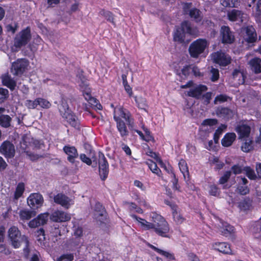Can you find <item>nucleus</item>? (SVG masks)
Wrapping results in <instances>:
<instances>
[{"label": "nucleus", "instance_id": "1", "mask_svg": "<svg viewBox=\"0 0 261 261\" xmlns=\"http://www.w3.org/2000/svg\"><path fill=\"white\" fill-rule=\"evenodd\" d=\"M210 42L206 39L199 38L193 41L189 45L188 52L191 58L197 59L205 58L208 54L207 50Z\"/></svg>", "mask_w": 261, "mask_h": 261}, {"label": "nucleus", "instance_id": "2", "mask_svg": "<svg viewBox=\"0 0 261 261\" xmlns=\"http://www.w3.org/2000/svg\"><path fill=\"white\" fill-rule=\"evenodd\" d=\"M151 217L154 222V232L159 236L169 238L170 226L165 218L155 212L152 213Z\"/></svg>", "mask_w": 261, "mask_h": 261}, {"label": "nucleus", "instance_id": "3", "mask_svg": "<svg viewBox=\"0 0 261 261\" xmlns=\"http://www.w3.org/2000/svg\"><path fill=\"white\" fill-rule=\"evenodd\" d=\"M8 237L14 248H19L23 242L28 243V238L24 235H21L20 230L15 226H12L9 229Z\"/></svg>", "mask_w": 261, "mask_h": 261}, {"label": "nucleus", "instance_id": "4", "mask_svg": "<svg viewBox=\"0 0 261 261\" xmlns=\"http://www.w3.org/2000/svg\"><path fill=\"white\" fill-rule=\"evenodd\" d=\"M211 57L213 63L220 67L229 65L232 61L231 56L221 50L213 53Z\"/></svg>", "mask_w": 261, "mask_h": 261}, {"label": "nucleus", "instance_id": "5", "mask_svg": "<svg viewBox=\"0 0 261 261\" xmlns=\"http://www.w3.org/2000/svg\"><path fill=\"white\" fill-rule=\"evenodd\" d=\"M98 166H99V174L100 179L105 181L108 177L109 170V163L105 156L104 153L101 151H99L98 153Z\"/></svg>", "mask_w": 261, "mask_h": 261}, {"label": "nucleus", "instance_id": "6", "mask_svg": "<svg viewBox=\"0 0 261 261\" xmlns=\"http://www.w3.org/2000/svg\"><path fill=\"white\" fill-rule=\"evenodd\" d=\"M25 106L29 109H35L39 106L42 109H47L50 108L51 104L47 99L38 97L34 100L28 99L25 101Z\"/></svg>", "mask_w": 261, "mask_h": 261}, {"label": "nucleus", "instance_id": "7", "mask_svg": "<svg viewBox=\"0 0 261 261\" xmlns=\"http://www.w3.org/2000/svg\"><path fill=\"white\" fill-rule=\"evenodd\" d=\"M28 205L32 210L41 207L44 202L42 195L39 193H32L27 199Z\"/></svg>", "mask_w": 261, "mask_h": 261}, {"label": "nucleus", "instance_id": "8", "mask_svg": "<svg viewBox=\"0 0 261 261\" xmlns=\"http://www.w3.org/2000/svg\"><path fill=\"white\" fill-rule=\"evenodd\" d=\"M31 34H16L13 40V46L15 51H18L22 47L25 46L30 41Z\"/></svg>", "mask_w": 261, "mask_h": 261}, {"label": "nucleus", "instance_id": "9", "mask_svg": "<svg viewBox=\"0 0 261 261\" xmlns=\"http://www.w3.org/2000/svg\"><path fill=\"white\" fill-rule=\"evenodd\" d=\"M0 153L6 158H13L15 154L14 145L10 141H4L0 146Z\"/></svg>", "mask_w": 261, "mask_h": 261}, {"label": "nucleus", "instance_id": "10", "mask_svg": "<svg viewBox=\"0 0 261 261\" xmlns=\"http://www.w3.org/2000/svg\"><path fill=\"white\" fill-rule=\"evenodd\" d=\"M49 219L54 222H65L71 219V216L69 213L57 210L51 212Z\"/></svg>", "mask_w": 261, "mask_h": 261}, {"label": "nucleus", "instance_id": "11", "mask_svg": "<svg viewBox=\"0 0 261 261\" xmlns=\"http://www.w3.org/2000/svg\"><path fill=\"white\" fill-rule=\"evenodd\" d=\"M28 66V62L24 59L17 60L12 65L11 70L15 75H20L25 71Z\"/></svg>", "mask_w": 261, "mask_h": 261}, {"label": "nucleus", "instance_id": "12", "mask_svg": "<svg viewBox=\"0 0 261 261\" xmlns=\"http://www.w3.org/2000/svg\"><path fill=\"white\" fill-rule=\"evenodd\" d=\"M114 114H116L117 116H119L121 119H124L126 124L128 125H131L134 123V118L132 117L131 113L128 110L124 109L123 107L119 106L114 108Z\"/></svg>", "mask_w": 261, "mask_h": 261}, {"label": "nucleus", "instance_id": "13", "mask_svg": "<svg viewBox=\"0 0 261 261\" xmlns=\"http://www.w3.org/2000/svg\"><path fill=\"white\" fill-rule=\"evenodd\" d=\"M48 217V213L40 214L36 218L31 220L28 225L30 228H35L43 225L47 223Z\"/></svg>", "mask_w": 261, "mask_h": 261}, {"label": "nucleus", "instance_id": "14", "mask_svg": "<svg viewBox=\"0 0 261 261\" xmlns=\"http://www.w3.org/2000/svg\"><path fill=\"white\" fill-rule=\"evenodd\" d=\"M216 114L218 117L228 120L233 117V111L228 107H219L216 110Z\"/></svg>", "mask_w": 261, "mask_h": 261}, {"label": "nucleus", "instance_id": "15", "mask_svg": "<svg viewBox=\"0 0 261 261\" xmlns=\"http://www.w3.org/2000/svg\"><path fill=\"white\" fill-rule=\"evenodd\" d=\"M63 150L68 155L67 160L70 163L73 164L75 163V159L79 156L77 149L73 146L65 145Z\"/></svg>", "mask_w": 261, "mask_h": 261}, {"label": "nucleus", "instance_id": "16", "mask_svg": "<svg viewBox=\"0 0 261 261\" xmlns=\"http://www.w3.org/2000/svg\"><path fill=\"white\" fill-rule=\"evenodd\" d=\"M213 249L224 254H233L230 245L226 242H215L212 244Z\"/></svg>", "mask_w": 261, "mask_h": 261}, {"label": "nucleus", "instance_id": "17", "mask_svg": "<svg viewBox=\"0 0 261 261\" xmlns=\"http://www.w3.org/2000/svg\"><path fill=\"white\" fill-rule=\"evenodd\" d=\"M207 89L206 86L199 84L197 85L195 88L191 89L188 92L187 95L189 97L198 99L201 97L202 93L206 91Z\"/></svg>", "mask_w": 261, "mask_h": 261}, {"label": "nucleus", "instance_id": "18", "mask_svg": "<svg viewBox=\"0 0 261 261\" xmlns=\"http://www.w3.org/2000/svg\"><path fill=\"white\" fill-rule=\"evenodd\" d=\"M113 118L116 122V127L121 137H124L128 136L129 132L124 121L119 116H117L116 114L114 115Z\"/></svg>", "mask_w": 261, "mask_h": 261}, {"label": "nucleus", "instance_id": "19", "mask_svg": "<svg viewBox=\"0 0 261 261\" xmlns=\"http://www.w3.org/2000/svg\"><path fill=\"white\" fill-rule=\"evenodd\" d=\"M219 231L221 234L225 237H233L235 233L234 227L227 222L222 223Z\"/></svg>", "mask_w": 261, "mask_h": 261}, {"label": "nucleus", "instance_id": "20", "mask_svg": "<svg viewBox=\"0 0 261 261\" xmlns=\"http://www.w3.org/2000/svg\"><path fill=\"white\" fill-rule=\"evenodd\" d=\"M54 202L60 204L66 208H68L70 206V199L68 197L62 193H58L54 197Z\"/></svg>", "mask_w": 261, "mask_h": 261}, {"label": "nucleus", "instance_id": "21", "mask_svg": "<svg viewBox=\"0 0 261 261\" xmlns=\"http://www.w3.org/2000/svg\"><path fill=\"white\" fill-rule=\"evenodd\" d=\"M131 217L137 221L141 225L143 229L145 230H149L150 229L154 230V222L152 223L148 222L146 220L141 218L136 215L132 214L130 215Z\"/></svg>", "mask_w": 261, "mask_h": 261}, {"label": "nucleus", "instance_id": "22", "mask_svg": "<svg viewBox=\"0 0 261 261\" xmlns=\"http://www.w3.org/2000/svg\"><path fill=\"white\" fill-rule=\"evenodd\" d=\"M236 131L240 138H247L250 135L251 127L247 124H239L236 128Z\"/></svg>", "mask_w": 261, "mask_h": 261}, {"label": "nucleus", "instance_id": "23", "mask_svg": "<svg viewBox=\"0 0 261 261\" xmlns=\"http://www.w3.org/2000/svg\"><path fill=\"white\" fill-rule=\"evenodd\" d=\"M2 82L4 86L8 87L11 91H13L16 86V81L8 73L2 76Z\"/></svg>", "mask_w": 261, "mask_h": 261}, {"label": "nucleus", "instance_id": "24", "mask_svg": "<svg viewBox=\"0 0 261 261\" xmlns=\"http://www.w3.org/2000/svg\"><path fill=\"white\" fill-rule=\"evenodd\" d=\"M251 70L255 74L261 73V59L258 57L251 59L249 62Z\"/></svg>", "mask_w": 261, "mask_h": 261}, {"label": "nucleus", "instance_id": "25", "mask_svg": "<svg viewBox=\"0 0 261 261\" xmlns=\"http://www.w3.org/2000/svg\"><path fill=\"white\" fill-rule=\"evenodd\" d=\"M178 167L184 176L185 180L187 182L190 180V173L187 162L184 159H180L178 162Z\"/></svg>", "mask_w": 261, "mask_h": 261}, {"label": "nucleus", "instance_id": "26", "mask_svg": "<svg viewBox=\"0 0 261 261\" xmlns=\"http://www.w3.org/2000/svg\"><path fill=\"white\" fill-rule=\"evenodd\" d=\"M64 117L66 120L68 124L72 127L75 128H79L80 127V122L76 116L73 113H67L64 114Z\"/></svg>", "mask_w": 261, "mask_h": 261}, {"label": "nucleus", "instance_id": "27", "mask_svg": "<svg viewBox=\"0 0 261 261\" xmlns=\"http://www.w3.org/2000/svg\"><path fill=\"white\" fill-rule=\"evenodd\" d=\"M145 164L148 166L151 172L159 177L163 179V174L161 170L158 167L157 164L151 159H148Z\"/></svg>", "mask_w": 261, "mask_h": 261}, {"label": "nucleus", "instance_id": "28", "mask_svg": "<svg viewBox=\"0 0 261 261\" xmlns=\"http://www.w3.org/2000/svg\"><path fill=\"white\" fill-rule=\"evenodd\" d=\"M236 138V135L234 133H227L221 140V144L223 147L230 146Z\"/></svg>", "mask_w": 261, "mask_h": 261}, {"label": "nucleus", "instance_id": "29", "mask_svg": "<svg viewBox=\"0 0 261 261\" xmlns=\"http://www.w3.org/2000/svg\"><path fill=\"white\" fill-rule=\"evenodd\" d=\"M191 70V65H185L181 69L180 71H176V74L179 77V81L181 82L188 79L190 75Z\"/></svg>", "mask_w": 261, "mask_h": 261}, {"label": "nucleus", "instance_id": "30", "mask_svg": "<svg viewBox=\"0 0 261 261\" xmlns=\"http://www.w3.org/2000/svg\"><path fill=\"white\" fill-rule=\"evenodd\" d=\"M148 246L154 250V251L156 252L159 254L165 257L166 258L170 259V260H175V258L173 254L170 253L167 251L163 250L161 249H159L154 245L149 244Z\"/></svg>", "mask_w": 261, "mask_h": 261}, {"label": "nucleus", "instance_id": "31", "mask_svg": "<svg viewBox=\"0 0 261 261\" xmlns=\"http://www.w3.org/2000/svg\"><path fill=\"white\" fill-rule=\"evenodd\" d=\"M243 14L241 11L233 9L231 11L228 12L227 17L230 21H236L242 20Z\"/></svg>", "mask_w": 261, "mask_h": 261}, {"label": "nucleus", "instance_id": "32", "mask_svg": "<svg viewBox=\"0 0 261 261\" xmlns=\"http://www.w3.org/2000/svg\"><path fill=\"white\" fill-rule=\"evenodd\" d=\"M251 204L252 200L249 197H245L238 203V206L241 211H246L249 210Z\"/></svg>", "mask_w": 261, "mask_h": 261}, {"label": "nucleus", "instance_id": "33", "mask_svg": "<svg viewBox=\"0 0 261 261\" xmlns=\"http://www.w3.org/2000/svg\"><path fill=\"white\" fill-rule=\"evenodd\" d=\"M135 101L137 107L140 109L145 110L147 107V103L145 98L142 96H134L133 97Z\"/></svg>", "mask_w": 261, "mask_h": 261}, {"label": "nucleus", "instance_id": "34", "mask_svg": "<svg viewBox=\"0 0 261 261\" xmlns=\"http://www.w3.org/2000/svg\"><path fill=\"white\" fill-rule=\"evenodd\" d=\"M190 17L194 19L196 22L200 21L202 19V16L200 11L197 8H192L188 14Z\"/></svg>", "mask_w": 261, "mask_h": 261}, {"label": "nucleus", "instance_id": "35", "mask_svg": "<svg viewBox=\"0 0 261 261\" xmlns=\"http://www.w3.org/2000/svg\"><path fill=\"white\" fill-rule=\"evenodd\" d=\"M24 190V184L22 182H19L16 187L14 195V198L16 200L18 199L23 195Z\"/></svg>", "mask_w": 261, "mask_h": 261}, {"label": "nucleus", "instance_id": "36", "mask_svg": "<svg viewBox=\"0 0 261 261\" xmlns=\"http://www.w3.org/2000/svg\"><path fill=\"white\" fill-rule=\"evenodd\" d=\"M11 117L8 115H0V125L5 128L9 127L11 125Z\"/></svg>", "mask_w": 261, "mask_h": 261}, {"label": "nucleus", "instance_id": "37", "mask_svg": "<svg viewBox=\"0 0 261 261\" xmlns=\"http://www.w3.org/2000/svg\"><path fill=\"white\" fill-rule=\"evenodd\" d=\"M172 215L173 221L177 225L182 224L186 220V218L180 213L179 209L175 212H173Z\"/></svg>", "mask_w": 261, "mask_h": 261}, {"label": "nucleus", "instance_id": "38", "mask_svg": "<svg viewBox=\"0 0 261 261\" xmlns=\"http://www.w3.org/2000/svg\"><path fill=\"white\" fill-rule=\"evenodd\" d=\"M192 28L191 24L188 21H184L181 23L180 27L177 29L176 33H191Z\"/></svg>", "mask_w": 261, "mask_h": 261}, {"label": "nucleus", "instance_id": "39", "mask_svg": "<svg viewBox=\"0 0 261 261\" xmlns=\"http://www.w3.org/2000/svg\"><path fill=\"white\" fill-rule=\"evenodd\" d=\"M36 212L33 211H29V210H21L20 211L19 216L21 219L24 220H29L33 216H35Z\"/></svg>", "mask_w": 261, "mask_h": 261}, {"label": "nucleus", "instance_id": "40", "mask_svg": "<svg viewBox=\"0 0 261 261\" xmlns=\"http://www.w3.org/2000/svg\"><path fill=\"white\" fill-rule=\"evenodd\" d=\"M226 128V125L225 124H221L220 126H219L217 129L216 130L214 134V141L217 144L219 142V140L220 139V137L223 133V129Z\"/></svg>", "mask_w": 261, "mask_h": 261}, {"label": "nucleus", "instance_id": "41", "mask_svg": "<svg viewBox=\"0 0 261 261\" xmlns=\"http://www.w3.org/2000/svg\"><path fill=\"white\" fill-rule=\"evenodd\" d=\"M232 98L230 97L228 95L224 94H220L219 95H217L215 99L214 100V104H217L218 102L219 103H223L228 100H231Z\"/></svg>", "mask_w": 261, "mask_h": 261}, {"label": "nucleus", "instance_id": "42", "mask_svg": "<svg viewBox=\"0 0 261 261\" xmlns=\"http://www.w3.org/2000/svg\"><path fill=\"white\" fill-rule=\"evenodd\" d=\"M244 171L245 172V174L247 177L250 180H255L257 176L255 173L254 170L249 166H246L243 168Z\"/></svg>", "mask_w": 261, "mask_h": 261}, {"label": "nucleus", "instance_id": "43", "mask_svg": "<svg viewBox=\"0 0 261 261\" xmlns=\"http://www.w3.org/2000/svg\"><path fill=\"white\" fill-rule=\"evenodd\" d=\"M80 159L83 163H85L88 166H91L92 165V159H93V162L96 161V158L95 156H92V159H90V158L88 157L85 153H81L80 154Z\"/></svg>", "mask_w": 261, "mask_h": 261}, {"label": "nucleus", "instance_id": "44", "mask_svg": "<svg viewBox=\"0 0 261 261\" xmlns=\"http://www.w3.org/2000/svg\"><path fill=\"white\" fill-rule=\"evenodd\" d=\"M222 42L223 43L231 44L235 39L234 36L232 34H222Z\"/></svg>", "mask_w": 261, "mask_h": 261}, {"label": "nucleus", "instance_id": "45", "mask_svg": "<svg viewBox=\"0 0 261 261\" xmlns=\"http://www.w3.org/2000/svg\"><path fill=\"white\" fill-rule=\"evenodd\" d=\"M186 34H174L173 40L179 44H184L188 42V40L186 41Z\"/></svg>", "mask_w": 261, "mask_h": 261}, {"label": "nucleus", "instance_id": "46", "mask_svg": "<svg viewBox=\"0 0 261 261\" xmlns=\"http://www.w3.org/2000/svg\"><path fill=\"white\" fill-rule=\"evenodd\" d=\"M94 211L98 213L99 216H103L104 213H106L105 207L100 202H96L94 205Z\"/></svg>", "mask_w": 261, "mask_h": 261}, {"label": "nucleus", "instance_id": "47", "mask_svg": "<svg viewBox=\"0 0 261 261\" xmlns=\"http://www.w3.org/2000/svg\"><path fill=\"white\" fill-rule=\"evenodd\" d=\"M101 15L103 16L108 21L114 24V15L111 12L102 10L100 11Z\"/></svg>", "mask_w": 261, "mask_h": 261}, {"label": "nucleus", "instance_id": "48", "mask_svg": "<svg viewBox=\"0 0 261 261\" xmlns=\"http://www.w3.org/2000/svg\"><path fill=\"white\" fill-rule=\"evenodd\" d=\"M74 255L72 253L63 254L57 257L55 261H73Z\"/></svg>", "mask_w": 261, "mask_h": 261}, {"label": "nucleus", "instance_id": "49", "mask_svg": "<svg viewBox=\"0 0 261 261\" xmlns=\"http://www.w3.org/2000/svg\"><path fill=\"white\" fill-rule=\"evenodd\" d=\"M209 194L211 196H218L220 194V189L218 186L215 184L209 186Z\"/></svg>", "mask_w": 261, "mask_h": 261}, {"label": "nucleus", "instance_id": "50", "mask_svg": "<svg viewBox=\"0 0 261 261\" xmlns=\"http://www.w3.org/2000/svg\"><path fill=\"white\" fill-rule=\"evenodd\" d=\"M242 150L245 152H248L253 149L252 141L251 140H246L243 143L241 146Z\"/></svg>", "mask_w": 261, "mask_h": 261}, {"label": "nucleus", "instance_id": "51", "mask_svg": "<svg viewBox=\"0 0 261 261\" xmlns=\"http://www.w3.org/2000/svg\"><path fill=\"white\" fill-rule=\"evenodd\" d=\"M126 204L129 205V210L130 212L135 211L138 214H142L143 213V210L138 206L135 202H127Z\"/></svg>", "mask_w": 261, "mask_h": 261}, {"label": "nucleus", "instance_id": "52", "mask_svg": "<svg viewBox=\"0 0 261 261\" xmlns=\"http://www.w3.org/2000/svg\"><path fill=\"white\" fill-rule=\"evenodd\" d=\"M218 123V121L217 119L215 118H208L204 119L201 125L203 126H212L217 124Z\"/></svg>", "mask_w": 261, "mask_h": 261}, {"label": "nucleus", "instance_id": "53", "mask_svg": "<svg viewBox=\"0 0 261 261\" xmlns=\"http://www.w3.org/2000/svg\"><path fill=\"white\" fill-rule=\"evenodd\" d=\"M231 172L230 171H226L224 174L220 178L219 184L223 185L226 183L230 177Z\"/></svg>", "mask_w": 261, "mask_h": 261}, {"label": "nucleus", "instance_id": "54", "mask_svg": "<svg viewBox=\"0 0 261 261\" xmlns=\"http://www.w3.org/2000/svg\"><path fill=\"white\" fill-rule=\"evenodd\" d=\"M9 91L7 89L0 88V103L4 102L9 97Z\"/></svg>", "mask_w": 261, "mask_h": 261}, {"label": "nucleus", "instance_id": "55", "mask_svg": "<svg viewBox=\"0 0 261 261\" xmlns=\"http://www.w3.org/2000/svg\"><path fill=\"white\" fill-rule=\"evenodd\" d=\"M158 163L160 165L161 167L163 168L168 174L171 173L173 170V168L170 164H168L167 166L162 159L159 160V162Z\"/></svg>", "mask_w": 261, "mask_h": 261}, {"label": "nucleus", "instance_id": "56", "mask_svg": "<svg viewBox=\"0 0 261 261\" xmlns=\"http://www.w3.org/2000/svg\"><path fill=\"white\" fill-rule=\"evenodd\" d=\"M237 190L239 193L242 195H245L249 193V189L247 186L238 185Z\"/></svg>", "mask_w": 261, "mask_h": 261}, {"label": "nucleus", "instance_id": "57", "mask_svg": "<svg viewBox=\"0 0 261 261\" xmlns=\"http://www.w3.org/2000/svg\"><path fill=\"white\" fill-rule=\"evenodd\" d=\"M212 76L211 80L212 82L217 81L219 78V70L217 68H212L211 70Z\"/></svg>", "mask_w": 261, "mask_h": 261}, {"label": "nucleus", "instance_id": "58", "mask_svg": "<svg viewBox=\"0 0 261 261\" xmlns=\"http://www.w3.org/2000/svg\"><path fill=\"white\" fill-rule=\"evenodd\" d=\"M213 163H215V169L216 170H219L223 168L224 166V164L223 162L220 161L219 158L216 157L214 158L213 160Z\"/></svg>", "mask_w": 261, "mask_h": 261}, {"label": "nucleus", "instance_id": "59", "mask_svg": "<svg viewBox=\"0 0 261 261\" xmlns=\"http://www.w3.org/2000/svg\"><path fill=\"white\" fill-rule=\"evenodd\" d=\"M231 169L235 175L240 174L244 171L243 168L239 164L234 165L231 167Z\"/></svg>", "mask_w": 261, "mask_h": 261}, {"label": "nucleus", "instance_id": "60", "mask_svg": "<svg viewBox=\"0 0 261 261\" xmlns=\"http://www.w3.org/2000/svg\"><path fill=\"white\" fill-rule=\"evenodd\" d=\"M146 154L152 158H153L154 160H155V161L159 163V160L160 159H162L160 156H159V153H157L154 151H153L152 150H149L147 153H146Z\"/></svg>", "mask_w": 261, "mask_h": 261}, {"label": "nucleus", "instance_id": "61", "mask_svg": "<svg viewBox=\"0 0 261 261\" xmlns=\"http://www.w3.org/2000/svg\"><path fill=\"white\" fill-rule=\"evenodd\" d=\"M121 148L125 152L126 155L128 156H132V150L127 145L123 143L121 144Z\"/></svg>", "mask_w": 261, "mask_h": 261}, {"label": "nucleus", "instance_id": "62", "mask_svg": "<svg viewBox=\"0 0 261 261\" xmlns=\"http://www.w3.org/2000/svg\"><path fill=\"white\" fill-rule=\"evenodd\" d=\"M242 33H255V30L252 25H247L243 27L241 30Z\"/></svg>", "mask_w": 261, "mask_h": 261}, {"label": "nucleus", "instance_id": "63", "mask_svg": "<svg viewBox=\"0 0 261 261\" xmlns=\"http://www.w3.org/2000/svg\"><path fill=\"white\" fill-rule=\"evenodd\" d=\"M212 93L211 92H207L202 95V98L204 100V102L206 104H208L212 99Z\"/></svg>", "mask_w": 261, "mask_h": 261}, {"label": "nucleus", "instance_id": "64", "mask_svg": "<svg viewBox=\"0 0 261 261\" xmlns=\"http://www.w3.org/2000/svg\"><path fill=\"white\" fill-rule=\"evenodd\" d=\"M189 261H200L198 256L193 252H190L187 255Z\"/></svg>", "mask_w": 261, "mask_h": 261}]
</instances>
